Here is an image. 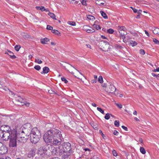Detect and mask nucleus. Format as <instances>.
<instances>
[{"label":"nucleus","instance_id":"f257e3e1","mask_svg":"<svg viewBox=\"0 0 159 159\" xmlns=\"http://www.w3.org/2000/svg\"><path fill=\"white\" fill-rule=\"evenodd\" d=\"M62 134L57 129L53 128L48 130L44 135L43 139L45 142L50 143L54 146L60 145L61 143Z\"/></svg>","mask_w":159,"mask_h":159},{"label":"nucleus","instance_id":"f03ea898","mask_svg":"<svg viewBox=\"0 0 159 159\" xmlns=\"http://www.w3.org/2000/svg\"><path fill=\"white\" fill-rule=\"evenodd\" d=\"M31 142L32 143L36 144L39 140L41 137L40 131L36 127L33 128L30 134Z\"/></svg>","mask_w":159,"mask_h":159},{"label":"nucleus","instance_id":"7ed1b4c3","mask_svg":"<svg viewBox=\"0 0 159 159\" xmlns=\"http://www.w3.org/2000/svg\"><path fill=\"white\" fill-rule=\"evenodd\" d=\"M16 135L17 141L21 143H24L26 142L29 138V134H26L25 131H20L17 133V130L16 129Z\"/></svg>","mask_w":159,"mask_h":159},{"label":"nucleus","instance_id":"20e7f679","mask_svg":"<svg viewBox=\"0 0 159 159\" xmlns=\"http://www.w3.org/2000/svg\"><path fill=\"white\" fill-rule=\"evenodd\" d=\"M16 133V129H14L10 132H3L2 131H0V138H2L3 140L7 141L11 137L12 134Z\"/></svg>","mask_w":159,"mask_h":159},{"label":"nucleus","instance_id":"39448f33","mask_svg":"<svg viewBox=\"0 0 159 159\" xmlns=\"http://www.w3.org/2000/svg\"><path fill=\"white\" fill-rule=\"evenodd\" d=\"M60 146H59V148L58 149H60L62 150L63 152H68L70 153L71 151V148L70 144L69 142H66L62 143V144H60Z\"/></svg>","mask_w":159,"mask_h":159},{"label":"nucleus","instance_id":"423d86ee","mask_svg":"<svg viewBox=\"0 0 159 159\" xmlns=\"http://www.w3.org/2000/svg\"><path fill=\"white\" fill-rule=\"evenodd\" d=\"M17 139L16 133L12 134L11 137H10L9 139V146L10 147L14 148L16 147Z\"/></svg>","mask_w":159,"mask_h":159},{"label":"nucleus","instance_id":"0eeeda50","mask_svg":"<svg viewBox=\"0 0 159 159\" xmlns=\"http://www.w3.org/2000/svg\"><path fill=\"white\" fill-rule=\"evenodd\" d=\"M99 46L104 51H108L110 48L109 43L106 41H101L99 42Z\"/></svg>","mask_w":159,"mask_h":159},{"label":"nucleus","instance_id":"6e6552de","mask_svg":"<svg viewBox=\"0 0 159 159\" xmlns=\"http://www.w3.org/2000/svg\"><path fill=\"white\" fill-rule=\"evenodd\" d=\"M43 147V148H44L45 151L46 153V154H47V152L49 153L50 152H53V153L56 155H57V154L58 153V150L57 148H54L53 149V150H54V151H52V147L51 145H45Z\"/></svg>","mask_w":159,"mask_h":159},{"label":"nucleus","instance_id":"1a4fd4ad","mask_svg":"<svg viewBox=\"0 0 159 159\" xmlns=\"http://www.w3.org/2000/svg\"><path fill=\"white\" fill-rule=\"evenodd\" d=\"M12 130L10 127L7 125H2L0 127V131H2L3 132H10Z\"/></svg>","mask_w":159,"mask_h":159},{"label":"nucleus","instance_id":"9d476101","mask_svg":"<svg viewBox=\"0 0 159 159\" xmlns=\"http://www.w3.org/2000/svg\"><path fill=\"white\" fill-rule=\"evenodd\" d=\"M107 89L108 92L113 93L116 90V89L113 84H110L109 85H108Z\"/></svg>","mask_w":159,"mask_h":159},{"label":"nucleus","instance_id":"9b49d317","mask_svg":"<svg viewBox=\"0 0 159 159\" xmlns=\"http://www.w3.org/2000/svg\"><path fill=\"white\" fill-rule=\"evenodd\" d=\"M36 150V148L33 147L29 152L28 157L29 158L34 157L35 155Z\"/></svg>","mask_w":159,"mask_h":159},{"label":"nucleus","instance_id":"f8f14e48","mask_svg":"<svg viewBox=\"0 0 159 159\" xmlns=\"http://www.w3.org/2000/svg\"><path fill=\"white\" fill-rule=\"evenodd\" d=\"M8 150L7 148L3 145L0 147V154L3 155L7 153Z\"/></svg>","mask_w":159,"mask_h":159},{"label":"nucleus","instance_id":"ddd939ff","mask_svg":"<svg viewBox=\"0 0 159 159\" xmlns=\"http://www.w3.org/2000/svg\"><path fill=\"white\" fill-rule=\"evenodd\" d=\"M90 28H91L88 25H85L83 26V30H86L88 33H90V32L93 33L95 32L94 30L93 31V29L91 30Z\"/></svg>","mask_w":159,"mask_h":159},{"label":"nucleus","instance_id":"4468645a","mask_svg":"<svg viewBox=\"0 0 159 159\" xmlns=\"http://www.w3.org/2000/svg\"><path fill=\"white\" fill-rule=\"evenodd\" d=\"M38 155L41 156L43 155V154H46V152L43 146L39 148L38 151Z\"/></svg>","mask_w":159,"mask_h":159},{"label":"nucleus","instance_id":"2eb2a0df","mask_svg":"<svg viewBox=\"0 0 159 159\" xmlns=\"http://www.w3.org/2000/svg\"><path fill=\"white\" fill-rule=\"evenodd\" d=\"M24 128H25V132H26L27 130H29L30 131L31 129H32V126L31 124L29 123H27L24 125Z\"/></svg>","mask_w":159,"mask_h":159},{"label":"nucleus","instance_id":"dca6fc26","mask_svg":"<svg viewBox=\"0 0 159 159\" xmlns=\"http://www.w3.org/2000/svg\"><path fill=\"white\" fill-rule=\"evenodd\" d=\"M120 34V37L122 38L123 39H125V35L127 34V32L125 31V30L121 31L119 32Z\"/></svg>","mask_w":159,"mask_h":159},{"label":"nucleus","instance_id":"f3484780","mask_svg":"<svg viewBox=\"0 0 159 159\" xmlns=\"http://www.w3.org/2000/svg\"><path fill=\"white\" fill-rule=\"evenodd\" d=\"M49 71V69L48 67L45 66L43 68V71L41 73L42 74H47L48 73Z\"/></svg>","mask_w":159,"mask_h":159},{"label":"nucleus","instance_id":"a211bd4d","mask_svg":"<svg viewBox=\"0 0 159 159\" xmlns=\"http://www.w3.org/2000/svg\"><path fill=\"white\" fill-rule=\"evenodd\" d=\"M7 51L9 52L7 54L10 56L11 58L14 59L16 58V57L14 55V53L8 50H7Z\"/></svg>","mask_w":159,"mask_h":159},{"label":"nucleus","instance_id":"6ab92c4d","mask_svg":"<svg viewBox=\"0 0 159 159\" xmlns=\"http://www.w3.org/2000/svg\"><path fill=\"white\" fill-rule=\"evenodd\" d=\"M105 2L103 0H96L95 2L96 4L98 5H104V2Z\"/></svg>","mask_w":159,"mask_h":159},{"label":"nucleus","instance_id":"aec40b11","mask_svg":"<svg viewBox=\"0 0 159 159\" xmlns=\"http://www.w3.org/2000/svg\"><path fill=\"white\" fill-rule=\"evenodd\" d=\"M137 44V43L134 41L131 40L129 42V45L131 46L132 47L135 46Z\"/></svg>","mask_w":159,"mask_h":159},{"label":"nucleus","instance_id":"412c9836","mask_svg":"<svg viewBox=\"0 0 159 159\" xmlns=\"http://www.w3.org/2000/svg\"><path fill=\"white\" fill-rule=\"evenodd\" d=\"M49 41L48 38H45L41 39V43L43 44H46V42Z\"/></svg>","mask_w":159,"mask_h":159},{"label":"nucleus","instance_id":"4be33fe9","mask_svg":"<svg viewBox=\"0 0 159 159\" xmlns=\"http://www.w3.org/2000/svg\"><path fill=\"white\" fill-rule=\"evenodd\" d=\"M36 8L37 10H41L42 11H47L48 10L45 9L44 7L43 6H37L36 7Z\"/></svg>","mask_w":159,"mask_h":159},{"label":"nucleus","instance_id":"5701e85b","mask_svg":"<svg viewBox=\"0 0 159 159\" xmlns=\"http://www.w3.org/2000/svg\"><path fill=\"white\" fill-rule=\"evenodd\" d=\"M102 16L105 19H107L108 17L107 15L103 11H100Z\"/></svg>","mask_w":159,"mask_h":159},{"label":"nucleus","instance_id":"b1692460","mask_svg":"<svg viewBox=\"0 0 159 159\" xmlns=\"http://www.w3.org/2000/svg\"><path fill=\"white\" fill-rule=\"evenodd\" d=\"M48 15L53 19H54L56 20H57L55 18V15L54 13L51 12H49L48 13Z\"/></svg>","mask_w":159,"mask_h":159},{"label":"nucleus","instance_id":"393cba45","mask_svg":"<svg viewBox=\"0 0 159 159\" xmlns=\"http://www.w3.org/2000/svg\"><path fill=\"white\" fill-rule=\"evenodd\" d=\"M140 152L143 154H145L146 153V151L143 147H140Z\"/></svg>","mask_w":159,"mask_h":159},{"label":"nucleus","instance_id":"a878e982","mask_svg":"<svg viewBox=\"0 0 159 159\" xmlns=\"http://www.w3.org/2000/svg\"><path fill=\"white\" fill-rule=\"evenodd\" d=\"M48 92L49 93L51 94H55L58 96H59V95L57 93H56L52 89L49 90L48 91Z\"/></svg>","mask_w":159,"mask_h":159},{"label":"nucleus","instance_id":"bb28decb","mask_svg":"<svg viewBox=\"0 0 159 159\" xmlns=\"http://www.w3.org/2000/svg\"><path fill=\"white\" fill-rule=\"evenodd\" d=\"M153 32L154 34H158V32L159 31V28H156L154 30H153Z\"/></svg>","mask_w":159,"mask_h":159},{"label":"nucleus","instance_id":"cd10ccee","mask_svg":"<svg viewBox=\"0 0 159 159\" xmlns=\"http://www.w3.org/2000/svg\"><path fill=\"white\" fill-rule=\"evenodd\" d=\"M106 32L107 33L112 34L114 32V30L112 29H109L107 30Z\"/></svg>","mask_w":159,"mask_h":159},{"label":"nucleus","instance_id":"c85d7f7f","mask_svg":"<svg viewBox=\"0 0 159 159\" xmlns=\"http://www.w3.org/2000/svg\"><path fill=\"white\" fill-rule=\"evenodd\" d=\"M52 32L57 35H59L60 34V33L58 31L56 30H52Z\"/></svg>","mask_w":159,"mask_h":159},{"label":"nucleus","instance_id":"c756f323","mask_svg":"<svg viewBox=\"0 0 159 159\" xmlns=\"http://www.w3.org/2000/svg\"><path fill=\"white\" fill-rule=\"evenodd\" d=\"M21 48V47L20 46V45H16L15 47H14V48H15V50L17 52H18L20 49V48Z\"/></svg>","mask_w":159,"mask_h":159},{"label":"nucleus","instance_id":"7c9ffc66","mask_svg":"<svg viewBox=\"0 0 159 159\" xmlns=\"http://www.w3.org/2000/svg\"><path fill=\"white\" fill-rule=\"evenodd\" d=\"M93 26L94 28H95L97 30L100 29L101 28L100 26L99 25H98L95 24H93Z\"/></svg>","mask_w":159,"mask_h":159},{"label":"nucleus","instance_id":"2f4dec72","mask_svg":"<svg viewBox=\"0 0 159 159\" xmlns=\"http://www.w3.org/2000/svg\"><path fill=\"white\" fill-rule=\"evenodd\" d=\"M98 81L100 83H102L103 82V78L102 76L100 75L98 79Z\"/></svg>","mask_w":159,"mask_h":159},{"label":"nucleus","instance_id":"473e14b6","mask_svg":"<svg viewBox=\"0 0 159 159\" xmlns=\"http://www.w3.org/2000/svg\"><path fill=\"white\" fill-rule=\"evenodd\" d=\"M68 24L72 26H75L76 25V23L74 21H69L68 22Z\"/></svg>","mask_w":159,"mask_h":159},{"label":"nucleus","instance_id":"72a5a7b5","mask_svg":"<svg viewBox=\"0 0 159 159\" xmlns=\"http://www.w3.org/2000/svg\"><path fill=\"white\" fill-rule=\"evenodd\" d=\"M110 113H107L106 114L104 118L106 120H108L110 118Z\"/></svg>","mask_w":159,"mask_h":159},{"label":"nucleus","instance_id":"f704fd0d","mask_svg":"<svg viewBox=\"0 0 159 159\" xmlns=\"http://www.w3.org/2000/svg\"><path fill=\"white\" fill-rule=\"evenodd\" d=\"M114 124L115 126L116 127H119L120 125L119 121V120H115Z\"/></svg>","mask_w":159,"mask_h":159},{"label":"nucleus","instance_id":"c9c22d12","mask_svg":"<svg viewBox=\"0 0 159 159\" xmlns=\"http://www.w3.org/2000/svg\"><path fill=\"white\" fill-rule=\"evenodd\" d=\"M119 28L118 29L119 32L121 31H122L125 29V28L122 26H119Z\"/></svg>","mask_w":159,"mask_h":159},{"label":"nucleus","instance_id":"e433bc0d","mask_svg":"<svg viewBox=\"0 0 159 159\" xmlns=\"http://www.w3.org/2000/svg\"><path fill=\"white\" fill-rule=\"evenodd\" d=\"M97 110L99 111L100 112H101L102 114H104V112L103 110L100 107H98L97 108Z\"/></svg>","mask_w":159,"mask_h":159},{"label":"nucleus","instance_id":"4c0bfd02","mask_svg":"<svg viewBox=\"0 0 159 159\" xmlns=\"http://www.w3.org/2000/svg\"><path fill=\"white\" fill-rule=\"evenodd\" d=\"M87 18L89 20H93L95 19L94 17L91 15H89L87 17Z\"/></svg>","mask_w":159,"mask_h":159},{"label":"nucleus","instance_id":"58836bf2","mask_svg":"<svg viewBox=\"0 0 159 159\" xmlns=\"http://www.w3.org/2000/svg\"><path fill=\"white\" fill-rule=\"evenodd\" d=\"M35 62L38 63V64H41L42 63V61L39 59H35Z\"/></svg>","mask_w":159,"mask_h":159},{"label":"nucleus","instance_id":"ea45409f","mask_svg":"<svg viewBox=\"0 0 159 159\" xmlns=\"http://www.w3.org/2000/svg\"><path fill=\"white\" fill-rule=\"evenodd\" d=\"M34 68L37 70H39L40 69L41 67L39 65H36L34 67Z\"/></svg>","mask_w":159,"mask_h":159},{"label":"nucleus","instance_id":"a19ab883","mask_svg":"<svg viewBox=\"0 0 159 159\" xmlns=\"http://www.w3.org/2000/svg\"><path fill=\"white\" fill-rule=\"evenodd\" d=\"M53 27H52V26L49 25H47V29L48 30H53Z\"/></svg>","mask_w":159,"mask_h":159},{"label":"nucleus","instance_id":"79ce46f5","mask_svg":"<svg viewBox=\"0 0 159 159\" xmlns=\"http://www.w3.org/2000/svg\"><path fill=\"white\" fill-rule=\"evenodd\" d=\"M153 41L154 42L157 44H159V41L156 39H153Z\"/></svg>","mask_w":159,"mask_h":159},{"label":"nucleus","instance_id":"37998d69","mask_svg":"<svg viewBox=\"0 0 159 159\" xmlns=\"http://www.w3.org/2000/svg\"><path fill=\"white\" fill-rule=\"evenodd\" d=\"M61 80L62 81H64L65 83H67L68 82L66 79L64 77H61Z\"/></svg>","mask_w":159,"mask_h":159},{"label":"nucleus","instance_id":"c03bdc74","mask_svg":"<svg viewBox=\"0 0 159 159\" xmlns=\"http://www.w3.org/2000/svg\"><path fill=\"white\" fill-rule=\"evenodd\" d=\"M140 53L142 55H144L145 54V52L144 50L143 49H140L139 50Z\"/></svg>","mask_w":159,"mask_h":159},{"label":"nucleus","instance_id":"a18cd8bd","mask_svg":"<svg viewBox=\"0 0 159 159\" xmlns=\"http://www.w3.org/2000/svg\"><path fill=\"white\" fill-rule=\"evenodd\" d=\"M116 106L118 107L119 108H120V109L122 107V105L120 104L116 103Z\"/></svg>","mask_w":159,"mask_h":159},{"label":"nucleus","instance_id":"49530a36","mask_svg":"<svg viewBox=\"0 0 159 159\" xmlns=\"http://www.w3.org/2000/svg\"><path fill=\"white\" fill-rule=\"evenodd\" d=\"M70 155V154L68 155V154L67 153L66 154H64L63 155L62 157H63V158L65 159L66 158H68V157Z\"/></svg>","mask_w":159,"mask_h":159},{"label":"nucleus","instance_id":"de8ad7c7","mask_svg":"<svg viewBox=\"0 0 159 159\" xmlns=\"http://www.w3.org/2000/svg\"><path fill=\"white\" fill-rule=\"evenodd\" d=\"M113 155L115 156H116L117 155V153L115 150H113L112 151Z\"/></svg>","mask_w":159,"mask_h":159},{"label":"nucleus","instance_id":"09e8293b","mask_svg":"<svg viewBox=\"0 0 159 159\" xmlns=\"http://www.w3.org/2000/svg\"><path fill=\"white\" fill-rule=\"evenodd\" d=\"M82 4L83 5L86 6V0H83L81 2Z\"/></svg>","mask_w":159,"mask_h":159},{"label":"nucleus","instance_id":"8fccbe9b","mask_svg":"<svg viewBox=\"0 0 159 159\" xmlns=\"http://www.w3.org/2000/svg\"><path fill=\"white\" fill-rule=\"evenodd\" d=\"M1 88H2L5 91H7L8 90H9V89L5 86L4 87L2 86V87Z\"/></svg>","mask_w":159,"mask_h":159},{"label":"nucleus","instance_id":"3c124183","mask_svg":"<svg viewBox=\"0 0 159 159\" xmlns=\"http://www.w3.org/2000/svg\"><path fill=\"white\" fill-rule=\"evenodd\" d=\"M113 134L115 135H117L119 134V132L117 130H115L113 133Z\"/></svg>","mask_w":159,"mask_h":159},{"label":"nucleus","instance_id":"603ef678","mask_svg":"<svg viewBox=\"0 0 159 159\" xmlns=\"http://www.w3.org/2000/svg\"><path fill=\"white\" fill-rule=\"evenodd\" d=\"M121 127L125 131H128V128H127V127L125 126L124 125L122 126Z\"/></svg>","mask_w":159,"mask_h":159},{"label":"nucleus","instance_id":"864d4df0","mask_svg":"<svg viewBox=\"0 0 159 159\" xmlns=\"http://www.w3.org/2000/svg\"><path fill=\"white\" fill-rule=\"evenodd\" d=\"M130 8H131L133 10V11L134 13H136L137 12V10L135 8H133L132 7H130Z\"/></svg>","mask_w":159,"mask_h":159},{"label":"nucleus","instance_id":"5fc2aeb1","mask_svg":"<svg viewBox=\"0 0 159 159\" xmlns=\"http://www.w3.org/2000/svg\"><path fill=\"white\" fill-rule=\"evenodd\" d=\"M153 71L154 72H159V67H158L156 69H154Z\"/></svg>","mask_w":159,"mask_h":159},{"label":"nucleus","instance_id":"6e6d98bb","mask_svg":"<svg viewBox=\"0 0 159 159\" xmlns=\"http://www.w3.org/2000/svg\"><path fill=\"white\" fill-rule=\"evenodd\" d=\"M97 81L96 80L94 79L93 80H91V82L92 83H96L97 82Z\"/></svg>","mask_w":159,"mask_h":159},{"label":"nucleus","instance_id":"4d7b16f0","mask_svg":"<svg viewBox=\"0 0 159 159\" xmlns=\"http://www.w3.org/2000/svg\"><path fill=\"white\" fill-rule=\"evenodd\" d=\"M99 133H101V134L103 138H104V137L105 136L104 134H103V133H102V131L101 130H99Z\"/></svg>","mask_w":159,"mask_h":159},{"label":"nucleus","instance_id":"13d9d810","mask_svg":"<svg viewBox=\"0 0 159 159\" xmlns=\"http://www.w3.org/2000/svg\"><path fill=\"white\" fill-rule=\"evenodd\" d=\"M116 47L118 48H122V47L121 46H119V45H118V44H116Z\"/></svg>","mask_w":159,"mask_h":159},{"label":"nucleus","instance_id":"bf43d9fd","mask_svg":"<svg viewBox=\"0 0 159 159\" xmlns=\"http://www.w3.org/2000/svg\"><path fill=\"white\" fill-rule=\"evenodd\" d=\"M142 11L141 10H139V11H137V12L138 13H139V14H141V12H142Z\"/></svg>","mask_w":159,"mask_h":159},{"label":"nucleus","instance_id":"052dcab7","mask_svg":"<svg viewBox=\"0 0 159 159\" xmlns=\"http://www.w3.org/2000/svg\"><path fill=\"white\" fill-rule=\"evenodd\" d=\"M139 141L141 143H143V140L142 138H140L139 139Z\"/></svg>","mask_w":159,"mask_h":159},{"label":"nucleus","instance_id":"680f3d73","mask_svg":"<svg viewBox=\"0 0 159 159\" xmlns=\"http://www.w3.org/2000/svg\"><path fill=\"white\" fill-rule=\"evenodd\" d=\"M145 34H146V35L148 36H149V35L148 34V31H147L146 30H145Z\"/></svg>","mask_w":159,"mask_h":159},{"label":"nucleus","instance_id":"e2e57ef3","mask_svg":"<svg viewBox=\"0 0 159 159\" xmlns=\"http://www.w3.org/2000/svg\"><path fill=\"white\" fill-rule=\"evenodd\" d=\"M152 75L153 76V77H155V76H156V77H157V75H156V74H155V73H152Z\"/></svg>","mask_w":159,"mask_h":159},{"label":"nucleus","instance_id":"0e129e2a","mask_svg":"<svg viewBox=\"0 0 159 159\" xmlns=\"http://www.w3.org/2000/svg\"><path fill=\"white\" fill-rule=\"evenodd\" d=\"M140 14H139L138 15H137L136 16V18L137 19H139L140 18Z\"/></svg>","mask_w":159,"mask_h":159},{"label":"nucleus","instance_id":"69168bd1","mask_svg":"<svg viewBox=\"0 0 159 159\" xmlns=\"http://www.w3.org/2000/svg\"><path fill=\"white\" fill-rule=\"evenodd\" d=\"M137 114V112L136 111H134L133 112V114L134 115H136Z\"/></svg>","mask_w":159,"mask_h":159},{"label":"nucleus","instance_id":"338daca9","mask_svg":"<svg viewBox=\"0 0 159 159\" xmlns=\"http://www.w3.org/2000/svg\"><path fill=\"white\" fill-rule=\"evenodd\" d=\"M25 104V105H26L27 107H28L29 106V105H30V103H25L24 104Z\"/></svg>","mask_w":159,"mask_h":159},{"label":"nucleus","instance_id":"774afa93","mask_svg":"<svg viewBox=\"0 0 159 159\" xmlns=\"http://www.w3.org/2000/svg\"><path fill=\"white\" fill-rule=\"evenodd\" d=\"M94 79L96 80L97 81V76L96 75H94Z\"/></svg>","mask_w":159,"mask_h":159}]
</instances>
